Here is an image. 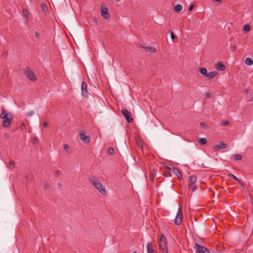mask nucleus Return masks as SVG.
<instances>
[{"instance_id": "b1692460", "label": "nucleus", "mask_w": 253, "mask_h": 253, "mask_svg": "<svg viewBox=\"0 0 253 253\" xmlns=\"http://www.w3.org/2000/svg\"><path fill=\"white\" fill-rule=\"evenodd\" d=\"M182 9V6L181 4H177L174 7V10L176 12H179Z\"/></svg>"}, {"instance_id": "473e14b6", "label": "nucleus", "mask_w": 253, "mask_h": 253, "mask_svg": "<svg viewBox=\"0 0 253 253\" xmlns=\"http://www.w3.org/2000/svg\"><path fill=\"white\" fill-rule=\"evenodd\" d=\"M164 174L166 177L171 176V174H170V173L169 171H165V172H164Z\"/></svg>"}, {"instance_id": "9b49d317", "label": "nucleus", "mask_w": 253, "mask_h": 253, "mask_svg": "<svg viewBox=\"0 0 253 253\" xmlns=\"http://www.w3.org/2000/svg\"><path fill=\"white\" fill-rule=\"evenodd\" d=\"M171 167H172V171L174 174H175L179 179H182V176L179 170L174 166Z\"/></svg>"}, {"instance_id": "f704fd0d", "label": "nucleus", "mask_w": 253, "mask_h": 253, "mask_svg": "<svg viewBox=\"0 0 253 253\" xmlns=\"http://www.w3.org/2000/svg\"><path fill=\"white\" fill-rule=\"evenodd\" d=\"M170 37L172 40H174L175 38V36L172 32L170 33Z\"/></svg>"}, {"instance_id": "6ab92c4d", "label": "nucleus", "mask_w": 253, "mask_h": 253, "mask_svg": "<svg viewBox=\"0 0 253 253\" xmlns=\"http://www.w3.org/2000/svg\"><path fill=\"white\" fill-rule=\"evenodd\" d=\"M200 72L202 75H203L205 77H206V76L208 74L207 70L205 67H202V68H200Z\"/></svg>"}, {"instance_id": "6e6552de", "label": "nucleus", "mask_w": 253, "mask_h": 253, "mask_svg": "<svg viewBox=\"0 0 253 253\" xmlns=\"http://www.w3.org/2000/svg\"><path fill=\"white\" fill-rule=\"evenodd\" d=\"M80 139L85 143H88L90 141V137L89 136L85 135L84 130H81L79 132Z\"/></svg>"}, {"instance_id": "f03ea898", "label": "nucleus", "mask_w": 253, "mask_h": 253, "mask_svg": "<svg viewBox=\"0 0 253 253\" xmlns=\"http://www.w3.org/2000/svg\"><path fill=\"white\" fill-rule=\"evenodd\" d=\"M159 249L162 253H168L167 242L165 236L162 235L159 240Z\"/></svg>"}, {"instance_id": "412c9836", "label": "nucleus", "mask_w": 253, "mask_h": 253, "mask_svg": "<svg viewBox=\"0 0 253 253\" xmlns=\"http://www.w3.org/2000/svg\"><path fill=\"white\" fill-rule=\"evenodd\" d=\"M228 176L229 177H231V178H233L234 180H235L238 183H239L240 184H241V180L238 178L235 175H234V174H232V173H229L228 174Z\"/></svg>"}, {"instance_id": "a211bd4d", "label": "nucleus", "mask_w": 253, "mask_h": 253, "mask_svg": "<svg viewBox=\"0 0 253 253\" xmlns=\"http://www.w3.org/2000/svg\"><path fill=\"white\" fill-rule=\"evenodd\" d=\"M245 63L248 66H252L253 64V60L251 58H247Z\"/></svg>"}, {"instance_id": "c85d7f7f", "label": "nucleus", "mask_w": 253, "mask_h": 253, "mask_svg": "<svg viewBox=\"0 0 253 253\" xmlns=\"http://www.w3.org/2000/svg\"><path fill=\"white\" fill-rule=\"evenodd\" d=\"M64 149L66 152H68V153L70 152L69 151V150L70 149V147L67 144H65L64 145Z\"/></svg>"}, {"instance_id": "72a5a7b5", "label": "nucleus", "mask_w": 253, "mask_h": 253, "mask_svg": "<svg viewBox=\"0 0 253 253\" xmlns=\"http://www.w3.org/2000/svg\"><path fill=\"white\" fill-rule=\"evenodd\" d=\"M33 114H34L33 112L30 111L27 113L26 116L27 117H30V116H32Z\"/></svg>"}, {"instance_id": "c9c22d12", "label": "nucleus", "mask_w": 253, "mask_h": 253, "mask_svg": "<svg viewBox=\"0 0 253 253\" xmlns=\"http://www.w3.org/2000/svg\"><path fill=\"white\" fill-rule=\"evenodd\" d=\"M34 143H38V138L37 137H34L33 139Z\"/></svg>"}, {"instance_id": "c03bdc74", "label": "nucleus", "mask_w": 253, "mask_h": 253, "mask_svg": "<svg viewBox=\"0 0 253 253\" xmlns=\"http://www.w3.org/2000/svg\"><path fill=\"white\" fill-rule=\"evenodd\" d=\"M214 1L220 2H221L222 0H213Z\"/></svg>"}, {"instance_id": "a18cd8bd", "label": "nucleus", "mask_w": 253, "mask_h": 253, "mask_svg": "<svg viewBox=\"0 0 253 253\" xmlns=\"http://www.w3.org/2000/svg\"><path fill=\"white\" fill-rule=\"evenodd\" d=\"M206 97H209V96H210V93H207L206 94Z\"/></svg>"}, {"instance_id": "2eb2a0df", "label": "nucleus", "mask_w": 253, "mask_h": 253, "mask_svg": "<svg viewBox=\"0 0 253 253\" xmlns=\"http://www.w3.org/2000/svg\"><path fill=\"white\" fill-rule=\"evenodd\" d=\"M217 74V72L216 71H212L207 74L206 76V78H207L208 79H212L213 78H214L216 75Z\"/></svg>"}, {"instance_id": "0eeeda50", "label": "nucleus", "mask_w": 253, "mask_h": 253, "mask_svg": "<svg viewBox=\"0 0 253 253\" xmlns=\"http://www.w3.org/2000/svg\"><path fill=\"white\" fill-rule=\"evenodd\" d=\"M3 119H4V121L2 123L3 126L4 127H7L10 125L13 119V117L10 114L7 115V117H4Z\"/></svg>"}, {"instance_id": "39448f33", "label": "nucleus", "mask_w": 253, "mask_h": 253, "mask_svg": "<svg viewBox=\"0 0 253 253\" xmlns=\"http://www.w3.org/2000/svg\"><path fill=\"white\" fill-rule=\"evenodd\" d=\"M182 221V215L181 211V208H180L177 212L176 215L174 219V223L176 225H179Z\"/></svg>"}, {"instance_id": "9d476101", "label": "nucleus", "mask_w": 253, "mask_h": 253, "mask_svg": "<svg viewBox=\"0 0 253 253\" xmlns=\"http://www.w3.org/2000/svg\"><path fill=\"white\" fill-rule=\"evenodd\" d=\"M101 15L105 19H108L110 18L108 14V9L107 7H104L101 9Z\"/></svg>"}, {"instance_id": "1a4fd4ad", "label": "nucleus", "mask_w": 253, "mask_h": 253, "mask_svg": "<svg viewBox=\"0 0 253 253\" xmlns=\"http://www.w3.org/2000/svg\"><path fill=\"white\" fill-rule=\"evenodd\" d=\"M227 147V144L223 142H221L219 144H216L213 147L214 151H219L221 149H224Z\"/></svg>"}, {"instance_id": "79ce46f5", "label": "nucleus", "mask_w": 253, "mask_h": 253, "mask_svg": "<svg viewBox=\"0 0 253 253\" xmlns=\"http://www.w3.org/2000/svg\"><path fill=\"white\" fill-rule=\"evenodd\" d=\"M56 173L57 175H59L60 174V172L59 170H57Z\"/></svg>"}, {"instance_id": "a878e982", "label": "nucleus", "mask_w": 253, "mask_h": 253, "mask_svg": "<svg viewBox=\"0 0 253 253\" xmlns=\"http://www.w3.org/2000/svg\"><path fill=\"white\" fill-rule=\"evenodd\" d=\"M188 186H189V188L190 189H191L193 192L195 191L197 188V185L195 184L189 185Z\"/></svg>"}, {"instance_id": "a19ab883", "label": "nucleus", "mask_w": 253, "mask_h": 253, "mask_svg": "<svg viewBox=\"0 0 253 253\" xmlns=\"http://www.w3.org/2000/svg\"><path fill=\"white\" fill-rule=\"evenodd\" d=\"M200 125L202 126H206V125L203 122L201 123Z\"/></svg>"}, {"instance_id": "4c0bfd02", "label": "nucleus", "mask_w": 253, "mask_h": 253, "mask_svg": "<svg viewBox=\"0 0 253 253\" xmlns=\"http://www.w3.org/2000/svg\"><path fill=\"white\" fill-rule=\"evenodd\" d=\"M57 185H58V187H59L60 189V188H62V184H61V183H58L57 184Z\"/></svg>"}, {"instance_id": "cd10ccee", "label": "nucleus", "mask_w": 253, "mask_h": 253, "mask_svg": "<svg viewBox=\"0 0 253 253\" xmlns=\"http://www.w3.org/2000/svg\"><path fill=\"white\" fill-rule=\"evenodd\" d=\"M35 36L37 38V40H40V39H41L40 35V33L38 32H37V31L35 32Z\"/></svg>"}, {"instance_id": "5701e85b", "label": "nucleus", "mask_w": 253, "mask_h": 253, "mask_svg": "<svg viewBox=\"0 0 253 253\" xmlns=\"http://www.w3.org/2000/svg\"><path fill=\"white\" fill-rule=\"evenodd\" d=\"M199 143L201 145H205L207 142V140L206 138H201L198 139Z\"/></svg>"}, {"instance_id": "49530a36", "label": "nucleus", "mask_w": 253, "mask_h": 253, "mask_svg": "<svg viewBox=\"0 0 253 253\" xmlns=\"http://www.w3.org/2000/svg\"><path fill=\"white\" fill-rule=\"evenodd\" d=\"M171 166H173L172 165H170V167L169 168V169L170 170H172V167Z\"/></svg>"}, {"instance_id": "7ed1b4c3", "label": "nucleus", "mask_w": 253, "mask_h": 253, "mask_svg": "<svg viewBox=\"0 0 253 253\" xmlns=\"http://www.w3.org/2000/svg\"><path fill=\"white\" fill-rule=\"evenodd\" d=\"M24 74L31 81H34L36 80L35 74L29 68L27 67L25 69Z\"/></svg>"}, {"instance_id": "20e7f679", "label": "nucleus", "mask_w": 253, "mask_h": 253, "mask_svg": "<svg viewBox=\"0 0 253 253\" xmlns=\"http://www.w3.org/2000/svg\"><path fill=\"white\" fill-rule=\"evenodd\" d=\"M194 249L197 253H210L209 250L205 247L199 245L197 243H195Z\"/></svg>"}, {"instance_id": "4be33fe9", "label": "nucleus", "mask_w": 253, "mask_h": 253, "mask_svg": "<svg viewBox=\"0 0 253 253\" xmlns=\"http://www.w3.org/2000/svg\"><path fill=\"white\" fill-rule=\"evenodd\" d=\"M156 174V172L154 170L151 172V173L149 176V179L151 182H153L154 181Z\"/></svg>"}, {"instance_id": "2f4dec72", "label": "nucleus", "mask_w": 253, "mask_h": 253, "mask_svg": "<svg viewBox=\"0 0 253 253\" xmlns=\"http://www.w3.org/2000/svg\"><path fill=\"white\" fill-rule=\"evenodd\" d=\"M14 163L13 161H10L9 163V168L10 169L13 168L14 167Z\"/></svg>"}, {"instance_id": "ddd939ff", "label": "nucleus", "mask_w": 253, "mask_h": 253, "mask_svg": "<svg viewBox=\"0 0 253 253\" xmlns=\"http://www.w3.org/2000/svg\"><path fill=\"white\" fill-rule=\"evenodd\" d=\"M147 253H154L155 251L153 249V246L151 243L148 244L146 247Z\"/></svg>"}, {"instance_id": "bb28decb", "label": "nucleus", "mask_w": 253, "mask_h": 253, "mask_svg": "<svg viewBox=\"0 0 253 253\" xmlns=\"http://www.w3.org/2000/svg\"><path fill=\"white\" fill-rule=\"evenodd\" d=\"M251 27L248 24H246L244 27V30L246 32H248L250 31Z\"/></svg>"}, {"instance_id": "f257e3e1", "label": "nucleus", "mask_w": 253, "mask_h": 253, "mask_svg": "<svg viewBox=\"0 0 253 253\" xmlns=\"http://www.w3.org/2000/svg\"><path fill=\"white\" fill-rule=\"evenodd\" d=\"M89 181L91 183L92 185L99 191L100 193L104 194L106 192L105 188L99 181L97 177L92 175L89 177Z\"/></svg>"}, {"instance_id": "7c9ffc66", "label": "nucleus", "mask_w": 253, "mask_h": 253, "mask_svg": "<svg viewBox=\"0 0 253 253\" xmlns=\"http://www.w3.org/2000/svg\"><path fill=\"white\" fill-rule=\"evenodd\" d=\"M229 124V122L227 120H224L221 123V125L222 126H225L227 125H228Z\"/></svg>"}, {"instance_id": "de8ad7c7", "label": "nucleus", "mask_w": 253, "mask_h": 253, "mask_svg": "<svg viewBox=\"0 0 253 253\" xmlns=\"http://www.w3.org/2000/svg\"><path fill=\"white\" fill-rule=\"evenodd\" d=\"M132 253H138L137 252H136V251H134Z\"/></svg>"}, {"instance_id": "f8f14e48", "label": "nucleus", "mask_w": 253, "mask_h": 253, "mask_svg": "<svg viewBox=\"0 0 253 253\" xmlns=\"http://www.w3.org/2000/svg\"><path fill=\"white\" fill-rule=\"evenodd\" d=\"M197 180V177L196 175H192L188 178V185L191 184H194Z\"/></svg>"}, {"instance_id": "393cba45", "label": "nucleus", "mask_w": 253, "mask_h": 253, "mask_svg": "<svg viewBox=\"0 0 253 253\" xmlns=\"http://www.w3.org/2000/svg\"><path fill=\"white\" fill-rule=\"evenodd\" d=\"M233 157L236 161L240 160L242 158V156L239 154H235L233 156Z\"/></svg>"}, {"instance_id": "e433bc0d", "label": "nucleus", "mask_w": 253, "mask_h": 253, "mask_svg": "<svg viewBox=\"0 0 253 253\" xmlns=\"http://www.w3.org/2000/svg\"><path fill=\"white\" fill-rule=\"evenodd\" d=\"M26 127V125L25 124L23 123L21 124V128L22 129H24V128H25Z\"/></svg>"}, {"instance_id": "c756f323", "label": "nucleus", "mask_w": 253, "mask_h": 253, "mask_svg": "<svg viewBox=\"0 0 253 253\" xmlns=\"http://www.w3.org/2000/svg\"><path fill=\"white\" fill-rule=\"evenodd\" d=\"M108 152L109 154H113L114 153V150L112 147H110L108 149Z\"/></svg>"}, {"instance_id": "37998d69", "label": "nucleus", "mask_w": 253, "mask_h": 253, "mask_svg": "<svg viewBox=\"0 0 253 253\" xmlns=\"http://www.w3.org/2000/svg\"><path fill=\"white\" fill-rule=\"evenodd\" d=\"M49 187V184L46 183L44 185V187Z\"/></svg>"}, {"instance_id": "58836bf2", "label": "nucleus", "mask_w": 253, "mask_h": 253, "mask_svg": "<svg viewBox=\"0 0 253 253\" xmlns=\"http://www.w3.org/2000/svg\"><path fill=\"white\" fill-rule=\"evenodd\" d=\"M193 7H194L193 5H191V6L189 7V11L192 10L193 9Z\"/></svg>"}, {"instance_id": "f3484780", "label": "nucleus", "mask_w": 253, "mask_h": 253, "mask_svg": "<svg viewBox=\"0 0 253 253\" xmlns=\"http://www.w3.org/2000/svg\"><path fill=\"white\" fill-rule=\"evenodd\" d=\"M82 94L84 95V92H87V84L84 82H83L82 84Z\"/></svg>"}, {"instance_id": "4468645a", "label": "nucleus", "mask_w": 253, "mask_h": 253, "mask_svg": "<svg viewBox=\"0 0 253 253\" xmlns=\"http://www.w3.org/2000/svg\"><path fill=\"white\" fill-rule=\"evenodd\" d=\"M143 48L146 51H147L150 53H155L156 51V49L154 47H149L148 46H143Z\"/></svg>"}, {"instance_id": "423d86ee", "label": "nucleus", "mask_w": 253, "mask_h": 253, "mask_svg": "<svg viewBox=\"0 0 253 253\" xmlns=\"http://www.w3.org/2000/svg\"><path fill=\"white\" fill-rule=\"evenodd\" d=\"M121 112L127 122L131 123L133 121V119L131 117V114L128 110L126 109H123L122 110Z\"/></svg>"}, {"instance_id": "dca6fc26", "label": "nucleus", "mask_w": 253, "mask_h": 253, "mask_svg": "<svg viewBox=\"0 0 253 253\" xmlns=\"http://www.w3.org/2000/svg\"><path fill=\"white\" fill-rule=\"evenodd\" d=\"M216 68L218 70L224 71L226 67L222 63L219 62L216 64Z\"/></svg>"}, {"instance_id": "aec40b11", "label": "nucleus", "mask_w": 253, "mask_h": 253, "mask_svg": "<svg viewBox=\"0 0 253 253\" xmlns=\"http://www.w3.org/2000/svg\"><path fill=\"white\" fill-rule=\"evenodd\" d=\"M9 114L8 113V112L7 111L4 110V109H2V111L1 113V114H0V118L1 119H2L4 117H7V115H8Z\"/></svg>"}, {"instance_id": "ea45409f", "label": "nucleus", "mask_w": 253, "mask_h": 253, "mask_svg": "<svg viewBox=\"0 0 253 253\" xmlns=\"http://www.w3.org/2000/svg\"><path fill=\"white\" fill-rule=\"evenodd\" d=\"M47 126H48L47 122H45L43 123V126L44 127H46Z\"/></svg>"}]
</instances>
